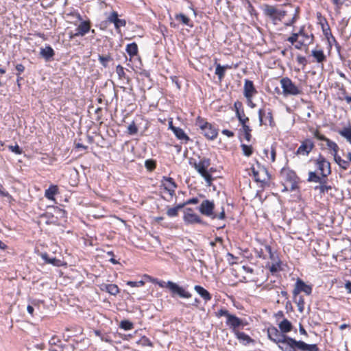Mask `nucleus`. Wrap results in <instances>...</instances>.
Segmentation results:
<instances>
[{
  "label": "nucleus",
  "mask_w": 351,
  "mask_h": 351,
  "mask_svg": "<svg viewBox=\"0 0 351 351\" xmlns=\"http://www.w3.org/2000/svg\"><path fill=\"white\" fill-rule=\"evenodd\" d=\"M268 337L278 344L282 351H319L316 344H308L302 341H297L280 332L276 328L268 329Z\"/></svg>",
  "instance_id": "f257e3e1"
},
{
  "label": "nucleus",
  "mask_w": 351,
  "mask_h": 351,
  "mask_svg": "<svg viewBox=\"0 0 351 351\" xmlns=\"http://www.w3.org/2000/svg\"><path fill=\"white\" fill-rule=\"evenodd\" d=\"M189 163L204 178L208 186H210L213 180L211 175L207 171L208 167L210 165V159L202 158L197 160L195 158H190Z\"/></svg>",
  "instance_id": "f03ea898"
},
{
  "label": "nucleus",
  "mask_w": 351,
  "mask_h": 351,
  "mask_svg": "<svg viewBox=\"0 0 351 351\" xmlns=\"http://www.w3.org/2000/svg\"><path fill=\"white\" fill-rule=\"evenodd\" d=\"M215 204L213 202L210 201L208 199L204 200L199 207V211L204 215L206 217H209L212 219H223L225 218V211L224 209L222 208L221 211L219 215H217L214 213Z\"/></svg>",
  "instance_id": "7ed1b4c3"
},
{
  "label": "nucleus",
  "mask_w": 351,
  "mask_h": 351,
  "mask_svg": "<svg viewBox=\"0 0 351 351\" xmlns=\"http://www.w3.org/2000/svg\"><path fill=\"white\" fill-rule=\"evenodd\" d=\"M282 89L283 95L287 97L289 95H298L301 94V88L296 86L289 77H282L280 81Z\"/></svg>",
  "instance_id": "20e7f679"
},
{
  "label": "nucleus",
  "mask_w": 351,
  "mask_h": 351,
  "mask_svg": "<svg viewBox=\"0 0 351 351\" xmlns=\"http://www.w3.org/2000/svg\"><path fill=\"white\" fill-rule=\"evenodd\" d=\"M264 14L271 18L276 23L277 21H281L286 15V12L277 9L273 5H265L263 9Z\"/></svg>",
  "instance_id": "39448f33"
},
{
  "label": "nucleus",
  "mask_w": 351,
  "mask_h": 351,
  "mask_svg": "<svg viewBox=\"0 0 351 351\" xmlns=\"http://www.w3.org/2000/svg\"><path fill=\"white\" fill-rule=\"evenodd\" d=\"M315 165L322 178H327L331 173L330 164L322 156L315 160Z\"/></svg>",
  "instance_id": "423d86ee"
},
{
  "label": "nucleus",
  "mask_w": 351,
  "mask_h": 351,
  "mask_svg": "<svg viewBox=\"0 0 351 351\" xmlns=\"http://www.w3.org/2000/svg\"><path fill=\"white\" fill-rule=\"evenodd\" d=\"M198 126L202 130L203 134L210 140L215 139L218 134L217 130L210 124L207 122L199 121Z\"/></svg>",
  "instance_id": "0eeeda50"
},
{
  "label": "nucleus",
  "mask_w": 351,
  "mask_h": 351,
  "mask_svg": "<svg viewBox=\"0 0 351 351\" xmlns=\"http://www.w3.org/2000/svg\"><path fill=\"white\" fill-rule=\"evenodd\" d=\"M183 220L185 223L194 224V223H202V220L197 215L192 208H186L184 210Z\"/></svg>",
  "instance_id": "6e6552de"
},
{
  "label": "nucleus",
  "mask_w": 351,
  "mask_h": 351,
  "mask_svg": "<svg viewBox=\"0 0 351 351\" xmlns=\"http://www.w3.org/2000/svg\"><path fill=\"white\" fill-rule=\"evenodd\" d=\"M301 292H304L306 295H309L312 292V287L311 286L306 285L303 280L298 279L293 291V298H296V296Z\"/></svg>",
  "instance_id": "1a4fd4ad"
},
{
  "label": "nucleus",
  "mask_w": 351,
  "mask_h": 351,
  "mask_svg": "<svg viewBox=\"0 0 351 351\" xmlns=\"http://www.w3.org/2000/svg\"><path fill=\"white\" fill-rule=\"evenodd\" d=\"M258 118L260 125L265 124L266 125L268 122V124L270 126H273L274 124L272 111L270 109H260L258 110Z\"/></svg>",
  "instance_id": "9d476101"
},
{
  "label": "nucleus",
  "mask_w": 351,
  "mask_h": 351,
  "mask_svg": "<svg viewBox=\"0 0 351 351\" xmlns=\"http://www.w3.org/2000/svg\"><path fill=\"white\" fill-rule=\"evenodd\" d=\"M257 93L252 81L249 80H245L243 87V95L248 101V102L252 104V107L254 106V104H252V99L253 96Z\"/></svg>",
  "instance_id": "9b49d317"
},
{
  "label": "nucleus",
  "mask_w": 351,
  "mask_h": 351,
  "mask_svg": "<svg viewBox=\"0 0 351 351\" xmlns=\"http://www.w3.org/2000/svg\"><path fill=\"white\" fill-rule=\"evenodd\" d=\"M167 288H168L173 293L178 294L181 298H189L191 296V293L186 291L182 287L171 281L167 282Z\"/></svg>",
  "instance_id": "f8f14e48"
},
{
  "label": "nucleus",
  "mask_w": 351,
  "mask_h": 351,
  "mask_svg": "<svg viewBox=\"0 0 351 351\" xmlns=\"http://www.w3.org/2000/svg\"><path fill=\"white\" fill-rule=\"evenodd\" d=\"M313 147V143L311 140L306 139L302 142L301 145L297 150V154L301 156H307L311 152Z\"/></svg>",
  "instance_id": "ddd939ff"
},
{
  "label": "nucleus",
  "mask_w": 351,
  "mask_h": 351,
  "mask_svg": "<svg viewBox=\"0 0 351 351\" xmlns=\"http://www.w3.org/2000/svg\"><path fill=\"white\" fill-rule=\"evenodd\" d=\"M226 324L233 330L234 332L239 331L238 329L244 326L243 321L234 315L228 316Z\"/></svg>",
  "instance_id": "4468645a"
},
{
  "label": "nucleus",
  "mask_w": 351,
  "mask_h": 351,
  "mask_svg": "<svg viewBox=\"0 0 351 351\" xmlns=\"http://www.w3.org/2000/svg\"><path fill=\"white\" fill-rule=\"evenodd\" d=\"M314 136L318 140L325 141L328 149H331L333 152L332 154H337L339 147L335 142L330 141L329 138H326L325 136L320 134L319 132H315Z\"/></svg>",
  "instance_id": "2eb2a0df"
},
{
  "label": "nucleus",
  "mask_w": 351,
  "mask_h": 351,
  "mask_svg": "<svg viewBox=\"0 0 351 351\" xmlns=\"http://www.w3.org/2000/svg\"><path fill=\"white\" fill-rule=\"evenodd\" d=\"M162 185L171 196L173 195L176 185L171 178L164 177L162 180Z\"/></svg>",
  "instance_id": "dca6fc26"
},
{
  "label": "nucleus",
  "mask_w": 351,
  "mask_h": 351,
  "mask_svg": "<svg viewBox=\"0 0 351 351\" xmlns=\"http://www.w3.org/2000/svg\"><path fill=\"white\" fill-rule=\"evenodd\" d=\"M90 22L88 21H82L77 26L74 36H83L90 31Z\"/></svg>",
  "instance_id": "f3484780"
},
{
  "label": "nucleus",
  "mask_w": 351,
  "mask_h": 351,
  "mask_svg": "<svg viewBox=\"0 0 351 351\" xmlns=\"http://www.w3.org/2000/svg\"><path fill=\"white\" fill-rule=\"evenodd\" d=\"M40 55L46 61L51 60L55 55L54 50L49 45L40 48Z\"/></svg>",
  "instance_id": "a211bd4d"
},
{
  "label": "nucleus",
  "mask_w": 351,
  "mask_h": 351,
  "mask_svg": "<svg viewBox=\"0 0 351 351\" xmlns=\"http://www.w3.org/2000/svg\"><path fill=\"white\" fill-rule=\"evenodd\" d=\"M299 40L298 43L300 44V45H307L312 43L313 40V36H309L307 34H306L303 29H301L299 32Z\"/></svg>",
  "instance_id": "6ab92c4d"
},
{
  "label": "nucleus",
  "mask_w": 351,
  "mask_h": 351,
  "mask_svg": "<svg viewBox=\"0 0 351 351\" xmlns=\"http://www.w3.org/2000/svg\"><path fill=\"white\" fill-rule=\"evenodd\" d=\"M170 128L176 136L182 141H187L189 140L188 136L185 134L184 130L180 128L174 127L171 125V122L170 123Z\"/></svg>",
  "instance_id": "aec40b11"
},
{
  "label": "nucleus",
  "mask_w": 351,
  "mask_h": 351,
  "mask_svg": "<svg viewBox=\"0 0 351 351\" xmlns=\"http://www.w3.org/2000/svg\"><path fill=\"white\" fill-rule=\"evenodd\" d=\"M278 327L280 330V332L284 335L291 331L293 328L292 324L287 319H284L282 322H280L278 324Z\"/></svg>",
  "instance_id": "412c9836"
},
{
  "label": "nucleus",
  "mask_w": 351,
  "mask_h": 351,
  "mask_svg": "<svg viewBox=\"0 0 351 351\" xmlns=\"http://www.w3.org/2000/svg\"><path fill=\"white\" fill-rule=\"evenodd\" d=\"M194 289L206 302L211 300L210 294L204 287L199 285H195Z\"/></svg>",
  "instance_id": "4be33fe9"
},
{
  "label": "nucleus",
  "mask_w": 351,
  "mask_h": 351,
  "mask_svg": "<svg viewBox=\"0 0 351 351\" xmlns=\"http://www.w3.org/2000/svg\"><path fill=\"white\" fill-rule=\"evenodd\" d=\"M234 334L240 343L243 345H247L250 343L253 342V340L250 337V336L243 332L237 331L235 332Z\"/></svg>",
  "instance_id": "5701e85b"
},
{
  "label": "nucleus",
  "mask_w": 351,
  "mask_h": 351,
  "mask_svg": "<svg viewBox=\"0 0 351 351\" xmlns=\"http://www.w3.org/2000/svg\"><path fill=\"white\" fill-rule=\"evenodd\" d=\"M58 192V189L56 185H51L49 189L45 190V196L49 200H55L54 195Z\"/></svg>",
  "instance_id": "b1692460"
},
{
  "label": "nucleus",
  "mask_w": 351,
  "mask_h": 351,
  "mask_svg": "<svg viewBox=\"0 0 351 351\" xmlns=\"http://www.w3.org/2000/svg\"><path fill=\"white\" fill-rule=\"evenodd\" d=\"M41 258L45 261L46 263L51 264L54 266L61 265V261L56 258H50L47 253L41 254Z\"/></svg>",
  "instance_id": "393cba45"
},
{
  "label": "nucleus",
  "mask_w": 351,
  "mask_h": 351,
  "mask_svg": "<svg viewBox=\"0 0 351 351\" xmlns=\"http://www.w3.org/2000/svg\"><path fill=\"white\" fill-rule=\"evenodd\" d=\"M229 69H231V66L228 64L224 66L217 64L216 66L215 74L218 75L219 80H221L223 78L226 71Z\"/></svg>",
  "instance_id": "a878e982"
},
{
  "label": "nucleus",
  "mask_w": 351,
  "mask_h": 351,
  "mask_svg": "<svg viewBox=\"0 0 351 351\" xmlns=\"http://www.w3.org/2000/svg\"><path fill=\"white\" fill-rule=\"evenodd\" d=\"M332 155L334 156L335 161L341 168L346 170L349 167L350 164L348 161L343 160L337 154H332Z\"/></svg>",
  "instance_id": "bb28decb"
},
{
  "label": "nucleus",
  "mask_w": 351,
  "mask_h": 351,
  "mask_svg": "<svg viewBox=\"0 0 351 351\" xmlns=\"http://www.w3.org/2000/svg\"><path fill=\"white\" fill-rule=\"evenodd\" d=\"M326 178H322V176H318L315 171H309L308 181L311 182H316L322 184V181L325 180Z\"/></svg>",
  "instance_id": "cd10ccee"
},
{
  "label": "nucleus",
  "mask_w": 351,
  "mask_h": 351,
  "mask_svg": "<svg viewBox=\"0 0 351 351\" xmlns=\"http://www.w3.org/2000/svg\"><path fill=\"white\" fill-rule=\"evenodd\" d=\"M312 56L319 63L323 62L326 60V56L322 50L315 49L312 51Z\"/></svg>",
  "instance_id": "c85d7f7f"
},
{
  "label": "nucleus",
  "mask_w": 351,
  "mask_h": 351,
  "mask_svg": "<svg viewBox=\"0 0 351 351\" xmlns=\"http://www.w3.org/2000/svg\"><path fill=\"white\" fill-rule=\"evenodd\" d=\"M185 206V204H180L174 208H169L167 210V215L173 217L178 215V211Z\"/></svg>",
  "instance_id": "c756f323"
},
{
  "label": "nucleus",
  "mask_w": 351,
  "mask_h": 351,
  "mask_svg": "<svg viewBox=\"0 0 351 351\" xmlns=\"http://www.w3.org/2000/svg\"><path fill=\"white\" fill-rule=\"evenodd\" d=\"M339 134L351 144V127L343 128L341 130L339 131Z\"/></svg>",
  "instance_id": "7c9ffc66"
},
{
  "label": "nucleus",
  "mask_w": 351,
  "mask_h": 351,
  "mask_svg": "<svg viewBox=\"0 0 351 351\" xmlns=\"http://www.w3.org/2000/svg\"><path fill=\"white\" fill-rule=\"evenodd\" d=\"M126 51L130 56H134L138 53V46L135 43L128 44L126 47Z\"/></svg>",
  "instance_id": "2f4dec72"
},
{
  "label": "nucleus",
  "mask_w": 351,
  "mask_h": 351,
  "mask_svg": "<svg viewBox=\"0 0 351 351\" xmlns=\"http://www.w3.org/2000/svg\"><path fill=\"white\" fill-rule=\"evenodd\" d=\"M105 290L111 295H116L119 292V289L117 285L114 284L106 285Z\"/></svg>",
  "instance_id": "473e14b6"
},
{
  "label": "nucleus",
  "mask_w": 351,
  "mask_h": 351,
  "mask_svg": "<svg viewBox=\"0 0 351 351\" xmlns=\"http://www.w3.org/2000/svg\"><path fill=\"white\" fill-rule=\"evenodd\" d=\"M325 182V180H324L322 184L315 187V190H318L321 194L328 193V191L332 189V187L330 186L326 185Z\"/></svg>",
  "instance_id": "72a5a7b5"
},
{
  "label": "nucleus",
  "mask_w": 351,
  "mask_h": 351,
  "mask_svg": "<svg viewBox=\"0 0 351 351\" xmlns=\"http://www.w3.org/2000/svg\"><path fill=\"white\" fill-rule=\"evenodd\" d=\"M295 302L297 304L298 307V310L300 312H302L304 308V298L300 295H297L296 298H294Z\"/></svg>",
  "instance_id": "f704fd0d"
},
{
  "label": "nucleus",
  "mask_w": 351,
  "mask_h": 351,
  "mask_svg": "<svg viewBox=\"0 0 351 351\" xmlns=\"http://www.w3.org/2000/svg\"><path fill=\"white\" fill-rule=\"evenodd\" d=\"M243 154L246 156H250L253 152L252 147L251 145H247L242 144L241 145Z\"/></svg>",
  "instance_id": "c9c22d12"
},
{
  "label": "nucleus",
  "mask_w": 351,
  "mask_h": 351,
  "mask_svg": "<svg viewBox=\"0 0 351 351\" xmlns=\"http://www.w3.org/2000/svg\"><path fill=\"white\" fill-rule=\"evenodd\" d=\"M236 114L241 125L245 124L246 122L249 120V119L243 113L241 114L239 110H237Z\"/></svg>",
  "instance_id": "e433bc0d"
},
{
  "label": "nucleus",
  "mask_w": 351,
  "mask_h": 351,
  "mask_svg": "<svg viewBox=\"0 0 351 351\" xmlns=\"http://www.w3.org/2000/svg\"><path fill=\"white\" fill-rule=\"evenodd\" d=\"M176 19L178 21H180L184 25H189L190 19L188 16L183 14H179L176 16Z\"/></svg>",
  "instance_id": "4c0bfd02"
},
{
  "label": "nucleus",
  "mask_w": 351,
  "mask_h": 351,
  "mask_svg": "<svg viewBox=\"0 0 351 351\" xmlns=\"http://www.w3.org/2000/svg\"><path fill=\"white\" fill-rule=\"evenodd\" d=\"M116 73L118 75L119 79L125 78V73L124 71V69L122 66L118 65L116 67Z\"/></svg>",
  "instance_id": "58836bf2"
},
{
  "label": "nucleus",
  "mask_w": 351,
  "mask_h": 351,
  "mask_svg": "<svg viewBox=\"0 0 351 351\" xmlns=\"http://www.w3.org/2000/svg\"><path fill=\"white\" fill-rule=\"evenodd\" d=\"M128 132L130 134H135L137 133L138 128L134 121L128 127Z\"/></svg>",
  "instance_id": "ea45409f"
},
{
  "label": "nucleus",
  "mask_w": 351,
  "mask_h": 351,
  "mask_svg": "<svg viewBox=\"0 0 351 351\" xmlns=\"http://www.w3.org/2000/svg\"><path fill=\"white\" fill-rule=\"evenodd\" d=\"M121 328L125 330H131L133 328V324L129 321H122L121 322Z\"/></svg>",
  "instance_id": "a19ab883"
},
{
  "label": "nucleus",
  "mask_w": 351,
  "mask_h": 351,
  "mask_svg": "<svg viewBox=\"0 0 351 351\" xmlns=\"http://www.w3.org/2000/svg\"><path fill=\"white\" fill-rule=\"evenodd\" d=\"M8 149L12 152H14L16 154H21V153H22V149L20 148V147L18 145H9Z\"/></svg>",
  "instance_id": "79ce46f5"
},
{
  "label": "nucleus",
  "mask_w": 351,
  "mask_h": 351,
  "mask_svg": "<svg viewBox=\"0 0 351 351\" xmlns=\"http://www.w3.org/2000/svg\"><path fill=\"white\" fill-rule=\"evenodd\" d=\"M127 285L132 287H142L145 285L144 281L140 280V281H128Z\"/></svg>",
  "instance_id": "37998d69"
},
{
  "label": "nucleus",
  "mask_w": 351,
  "mask_h": 351,
  "mask_svg": "<svg viewBox=\"0 0 351 351\" xmlns=\"http://www.w3.org/2000/svg\"><path fill=\"white\" fill-rule=\"evenodd\" d=\"M110 57L109 56H99V60L104 66H107V62L110 61Z\"/></svg>",
  "instance_id": "c03bdc74"
},
{
  "label": "nucleus",
  "mask_w": 351,
  "mask_h": 351,
  "mask_svg": "<svg viewBox=\"0 0 351 351\" xmlns=\"http://www.w3.org/2000/svg\"><path fill=\"white\" fill-rule=\"evenodd\" d=\"M119 19L118 14L116 12H112L110 15L108 16V20L109 22L115 23L116 21Z\"/></svg>",
  "instance_id": "a18cd8bd"
},
{
  "label": "nucleus",
  "mask_w": 351,
  "mask_h": 351,
  "mask_svg": "<svg viewBox=\"0 0 351 351\" xmlns=\"http://www.w3.org/2000/svg\"><path fill=\"white\" fill-rule=\"evenodd\" d=\"M287 40L291 43L293 44L296 42H298L299 40V34L298 33H294L291 35V36L289 37Z\"/></svg>",
  "instance_id": "49530a36"
},
{
  "label": "nucleus",
  "mask_w": 351,
  "mask_h": 351,
  "mask_svg": "<svg viewBox=\"0 0 351 351\" xmlns=\"http://www.w3.org/2000/svg\"><path fill=\"white\" fill-rule=\"evenodd\" d=\"M114 25L115 26V28L117 30H119L120 27H124L126 25V22L124 19H119Z\"/></svg>",
  "instance_id": "de8ad7c7"
},
{
  "label": "nucleus",
  "mask_w": 351,
  "mask_h": 351,
  "mask_svg": "<svg viewBox=\"0 0 351 351\" xmlns=\"http://www.w3.org/2000/svg\"><path fill=\"white\" fill-rule=\"evenodd\" d=\"M275 159H276V149L272 146L271 147L270 156H269V159H267V160H269L271 162H274L275 161Z\"/></svg>",
  "instance_id": "09e8293b"
},
{
  "label": "nucleus",
  "mask_w": 351,
  "mask_h": 351,
  "mask_svg": "<svg viewBox=\"0 0 351 351\" xmlns=\"http://www.w3.org/2000/svg\"><path fill=\"white\" fill-rule=\"evenodd\" d=\"M217 315L219 316H225L228 319V316H230L231 314H230L226 309L221 308L218 311Z\"/></svg>",
  "instance_id": "8fccbe9b"
},
{
  "label": "nucleus",
  "mask_w": 351,
  "mask_h": 351,
  "mask_svg": "<svg viewBox=\"0 0 351 351\" xmlns=\"http://www.w3.org/2000/svg\"><path fill=\"white\" fill-rule=\"evenodd\" d=\"M145 167L149 169V170H152L155 168L156 165H155V162L152 160H146L145 161Z\"/></svg>",
  "instance_id": "3c124183"
},
{
  "label": "nucleus",
  "mask_w": 351,
  "mask_h": 351,
  "mask_svg": "<svg viewBox=\"0 0 351 351\" xmlns=\"http://www.w3.org/2000/svg\"><path fill=\"white\" fill-rule=\"evenodd\" d=\"M246 3V8L248 10V12L252 15L254 12H255V10L252 7V4L248 0H245Z\"/></svg>",
  "instance_id": "603ef678"
},
{
  "label": "nucleus",
  "mask_w": 351,
  "mask_h": 351,
  "mask_svg": "<svg viewBox=\"0 0 351 351\" xmlns=\"http://www.w3.org/2000/svg\"><path fill=\"white\" fill-rule=\"evenodd\" d=\"M254 178L256 182H263V180L261 179L259 176V173L257 171L255 170L254 168H252V169Z\"/></svg>",
  "instance_id": "864d4df0"
},
{
  "label": "nucleus",
  "mask_w": 351,
  "mask_h": 351,
  "mask_svg": "<svg viewBox=\"0 0 351 351\" xmlns=\"http://www.w3.org/2000/svg\"><path fill=\"white\" fill-rule=\"evenodd\" d=\"M198 202H199V199L197 198H196V197H194V198L189 199V200H187L184 204H185V205H186V204H196Z\"/></svg>",
  "instance_id": "5fc2aeb1"
},
{
  "label": "nucleus",
  "mask_w": 351,
  "mask_h": 351,
  "mask_svg": "<svg viewBox=\"0 0 351 351\" xmlns=\"http://www.w3.org/2000/svg\"><path fill=\"white\" fill-rule=\"evenodd\" d=\"M16 69L18 71V75L23 73L25 70V66L22 64H18L16 66Z\"/></svg>",
  "instance_id": "6e6d98bb"
},
{
  "label": "nucleus",
  "mask_w": 351,
  "mask_h": 351,
  "mask_svg": "<svg viewBox=\"0 0 351 351\" xmlns=\"http://www.w3.org/2000/svg\"><path fill=\"white\" fill-rule=\"evenodd\" d=\"M222 134L228 137H232L234 136V133L232 131L226 129L222 130Z\"/></svg>",
  "instance_id": "4d7b16f0"
},
{
  "label": "nucleus",
  "mask_w": 351,
  "mask_h": 351,
  "mask_svg": "<svg viewBox=\"0 0 351 351\" xmlns=\"http://www.w3.org/2000/svg\"><path fill=\"white\" fill-rule=\"evenodd\" d=\"M242 128H243V133H250L251 132V129L250 128L249 125L244 124V125H242Z\"/></svg>",
  "instance_id": "13d9d810"
},
{
  "label": "nucleus",
  "mask_w": 351,
  "mask_h": 351,
  "mask_svg": "<svg viewBox=\"0 0 351 351\" xmlns=\"http://www.w3.org/2000/svg\"><path fill=\"white\" fill-rule=\"evenodd\" d=\"M244 138H245V139L247 141H248V142L250 141L251 138H252V135H251L250 132V133H245L244 134Z\"/></svg>",
  "instance_id": "bf43d9fd"
},
{
  "label": "nucleus",
  "mask_w": 351,
  "mask_h": 351,
  "mask_svg": "<svg viewBox=\"0 0 351 351\" xmlns=\"http://www.w3.org/2000/svg\"><path fill=\"white\" fill-rule=\"evenodd\" d=\"M27 311L30 315H33L34 313V307L31 305H28L27 307Z\"/></svg>",
  "instance_id": "052dcab7"
},
{
  "label": "nucleus",
  "mask_w": 351,
  "mask_h": 351,
  "mask_svg": "<svg viewBox=\"0 0 351 351\" xmlns=\"http://www.w3.org/2000/svg\"><path fill=\"white\" fill-rule=\"evenodd\" d=\"M346 289L348 290V293H351V282H348L346 284Z\"/></svg>",
  "instance_id": "680f3d73"
},
{
  "label": "nucleus",
  "mask_w": 351,
  "mask_h": 351,
  "mask_svg": "<svg viewBox=\"0 0 351 351\" xmlns=\"http://www.w3.org/2000/svg\"><path fill=\"white\" fill-rule=\"evenodd\" d=\"M297 60L299 63L302 64L305 61V58L302 56H298Z\"/></svg>",
  "instance_id": "e2e57ef3"
},
{
  "label": "nucleus",
  "mask_w": 351,
  "mask_h": 351,
  "mask_svg": "<svg viewBox=\"0 0 351 351\" xmlns=\"http://www.w3.org/2000/svg\"><path fill=\"white\" fill-rule=\"evenodd\" d=\"M265 249H266V250L269 252V255H270V257L271 258V257L273 256V254H272V252H271V247H270V246H269V245H267V246L265 247Z\"/></svg>",
  "instance_id": "0e129e2a"
},
{
  "label": "nucleus",
  "mask_w": 351,
  "mask_h": 351,
  "mask_svg": "<svg viewBox=\"0 0 351 351\" xmlns=\"http://www.w3.org/2000/svg\"><path fill=\"white\" fill-rule=\"evenodd\" d=\"M157 284H158L160 287H167V282H163V281L157 282Z\"/></svg>",
  "instance_id": "69168bd1"
},
{
  "label": "nucleus",
  "mask_w": 351,
  "mask_h": 351,
  "mask_svg": "<svg viewBox=\"0 0 351 351\" xmlns=\"http://www.w3.org/2000/svg\"><path fill=\"white\" fill-rule=\"evenodd\" d=\"M278 269V266L276 265H272V266L270 267V271L271 272H275Z\"/></svg>",
  "instance_id": "338daca9"
},
{
  "label": "nucleus",
  "mask_w": 351,
  "mask_h": 351,
  "mask_svg": "<svg viewBox=\"0 0 351 351\" xmlns=\"http://www.w3.org/2000/svg\"><path fill=\"white\" fill-rule=\"evenodd\" d=\"M263 157H265L267 159H269V150L268 149H264L263 150Z\"/></svg>",
  "instance_id": "774afa93"
}]
</instances>
